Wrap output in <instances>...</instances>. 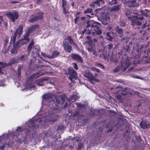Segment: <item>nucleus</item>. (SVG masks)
Listing matches in <instances>:
<instances>
[{"label":"nucleus","instance_id":"nucleus-1","mask_svg":"<svg viewBox=\"0 0 150 150\" xmlns=\"http://www.w3.org/2000/svg\"><path fill=\"white\" fill-rule=\"evenodd\" d=\"M86 28L89 31L87 33L89 35L92 33L93 35L96 34L97 35L101 34L102 33L101 29V24L98 22L88 20L86 22Z\"/></svg>","mask_w":150,"mask_h":150},{"label":"nucleus","instance_id":"nucleus-2","mask_svg":"<svg viewBox=\"0 0 150 150\" xmlns=\"http://www.w3.org/2000/svg\"><path fill=\"white\" fill-rule=\"evenodd\" d=\"M23 26L21 24L20 25L18 28L15 30L14 33L12 34L11 37L10 42L14 43L15 42L16 37L19 38L21 37L23 33Z\"/></svg>","mask_w":150,"mask_h":150},{"label":"nucleus","instance_id":"nucleus-3","mask_svg":"<svg viewBox=\"0 0 150 150\" xmlns=\"http://www.w3.org/2000/svg\"><path fill=\"white\" fill-rule=\"evenodd\" d=\"M86 49L89 53H92L94 58L97 57V52L95 45L92 40L88 41L86 42Z\"/></svg>","mask_w":150,"mask_h":150},{"label":"nucleus","instance_id":"nucleus-4","mask_svg":"<svg viewBox=\"0 0 150 150\" xmlns=\"http://www.w3.org/2000/svg\"><path fill=\"white\" fill-rule=\"evenodd\" d=\"M130 10H127L126 13V15L127 16H128V18L129 19L132 18L133 17L138 20H142L144 19L143 16L146 17H149V14L144 13H143L142 15H140L137 14L136 16L134 15V14L135 13L132 12L133 10H131V11H130Z\"/></svg>","mask_w":150,"mask_h":150},{"label":"nucleus","instance_id":"nucleus-5","mask_svg":"<svg viewBox=\"0 0 150 150\" xmlns=\"http://www.w3.org/2000/svg\"><path fill=\"white\" fill-rule=\"evenodd\" d=\"M42 120L40 118H38L37 119H32L30 121V122L31 123V125L29 126L28 128L26 130L25 132V134H27V135L30 134L31 132L30 129H33V130L35 131L34 129H36V126H39V125L38 124V123L42 121Z\"/></svg>","mask_w":150,"mask_h":150},{"label":"nucleus","instance_id":"nucleus-6","mask_svg":"<svg viewBox=\"0 0 150 150\" xmlns=\"http://www.w3.org/2000/svg\"><path fill=\"white\" fill-rule=\"evenodd\" d=\"M137 52L138 53L139 58H140V57L141 55H142V57H143V58H147L149 55V51L146 50L143 45H142L140 47H139L137 49Z\"/></svg>","mask_w":150,"mask_h":150},{"label":"nucleus","instance_id":"nucleus-7","mask_svg":"<svg viewBox=\"0 0 150 150\" xmlns=\"http://www.w3.org/2000/svg\"><path fill=\"white\" fill-rule=\"evenodd\" d=\"M43 13L40 12L32 14L30 17L28 21L30 23H33L38 20H40L43 18Z\"/></svg>","mask_w":150,"mask_h":150},{"label":"nucleus","instance_id":"nucleus-8","mask_svg":"<svg viewBox=\"0 0 150 150\" xmlns=\"http://www.w3.org/2000/svg\"><path fill=\"white\" fill-rule=\"evenodd\" d=\"M100 18L102 23L105 25H107L110 21V14L109 13H106L105 12L101 13Z\"/></svg>","mask_w":150,"mask_h":150},{"label":"nucleus","instance_id":"nucleus-9","mask_svg":"<svg viewBox=\"0 0 150 150\" xmlns=\"http://www.w3.org/2000/svg\"><path fill=\"white\" fill-rule=\"evenodd\" d=\"M5 15L8 18L9 20L12 22H14L16 20L18 19L19 16L18 12L16 11L13 12H9L6 13Z\"/></svg>","mask_w":150,"mask_h":150},{"label":"nucleus","instance_id":"nucleus-10","mask_svg":"<svg viewBox=\"0 0 150 150\" xmlns=\"http://www.w3.org/2000/svg\"><path fill=\"white\" fill-rule=\"evenodd\" d=\"M130 64L129 62H126L125 63V62H122L121 66H118L115 68L114 70V71L115 72H118L120 70H122L124 71H125L128 67L129 65Z\"/></svg>","mask_w":150,"mask_h":150},{"label":"nucleus","instance_id":"nucleus-11","mask_svg":"<svg viewBox=\"0 0 150 150\" xmlns=\"http://www.w3.org/2000/svg\"><path fill=\"white\" fill-rule=\"evenodd\" d=\"M128 95L127 88H125L123 89L120 91V93L117 96V97L120 100L123 99L124 97Z\"/></svg>","mask_w":150,"mask_h":150},{"label":"nucleus","instance_id":"nucleus-12","mask_svg":"<svg viewBox=\"0 0 150 150\" xmlns=\"http://www.w3.org/2000/svg\"><path fill=\"white\" fill-rule=\"evenodd\" d=\"M70 56L72 59L74 60H76L80 63H83V59L78 54L72 53Z\"/></svg>","mask_w":150,"mask_h":150},{"label":"nucleus","instance_id":"nucleus-13","mask_svg":"<svg viewBox=\"0 0 150 150\" xmlns=\"http://www.w3.org/2000/svg\"><path fill=\"white\" fill-rule=\"evenodd\" d=\"M68 73L69 76L72 77L74 79H76L77 78V73L73 68L70 67L68 69Z\"/></svg>","mask_w":150,"mask_h":150},{"label":"nucleus","instance_id":"nucleus-14","mask_svg":"<svg viewBox=\"0 0 150 150\" xmlns=\"http://www.w3.org/2000/svg\"><path fill=\"white\" fill-rule=\"evenodd\" d=\"M139 125L144 129H148L150 127V122L147 120H143L140 123Z\"/></svg>","mask_w":150,"mask_h":150},{"label":"nucleus","instance_id":"nucleus-15","mask_svg":"<svg viewBox=\"0 0 150 150\" xmlns=\"http://www.w3.org/2000/svg\"><path fill=\"white\" fill-rule=\"evenodd\" d=\"M64 50L67 52L70 53L72 50V47L69 44V42H65L63 43Z\"/></svg>","mask_w":150,"mask_h":150},{"label":"nucleus","instance_id":"nucleus-16","mask_svg":"<svg viewBox=\"0 0 150 150\" xmlns=\"http://www.w3.org/2000/svg\"><path fill=\"white\" fill-rule=\"evenodd\" d=\"M115 31L118 37L120 38L122 37L124 34L123 31L122 29L120 28L118 25L116 26L115 28Z\"/></svg>","mask_w":150,"mask_h":150},{"label":"nucleus","instance_id":"nucleus-17","mask_svg":"<svg viewBox=\"0 0 150 150\" xmlns=\"http://www.w3.org/2000/svg\"><path fill=\"white\" fill-rule=\"evenodd\" d=\"M131 19V24L133 27L139 26L142 24V22L137 19Z\"/></svg>","mask_w":150,"mask_h":150},{"label":"nucleus","instance_id":"nucleus-18","mask_svg":"<svg viewBox=\"0 0 150 150\" xmlns=\"http://www.w3.org/2000/svg\"><path fill=\"white\" fill-rule=\"evenodd\" d=\"M60 52L57 51H54L51 55H47L45 57L48 58L53 59L57 57L59 54Z\"/></svg>","mask_w":150,"mask_h":150},{"label":"nucleus","instance_id":"nucleus-19","mask_svg":"<svg viewBox=\"0 0 150 150\" xmlns=\"http://www.w3.org/2000/svg\"><path fill=\"white\" fill-rule=\"evenodd\" d=\"M84 76L86 77L90 81L95 80V79L91 73L88 71L85 73Z\"/></svg>","mask_w":150,"mask_h":150},{"label":"nucleus","instance_id":"nucleus-20","mask_svg":"<svg viewBox=\"0 0 150 150\" xmlns=\"http://www.w3.org/2000/svg\"><path fill=\"white\" fill-rule=\"evenodd\" d=\"M47 80V79L42 78H40L36 81V84L39 86H43L44 85V81H46Z\"/></svg>","mask_w":150,"mask_h":150},{"label":"nucleus","instance_id":"nucleus-21","mask_svg":"<svg viewBox=\"0 0 150 150\" xmlns=\"http://www.w3.org/2000/svg\"><path fill=\"white\" fill-rule=\"evenodd\" d=\"M30 35L26 33L23 35V37L20 39V40H21V41L23 40L26 41L27 42H29L30 41V39L29 38Z\"/></svg>","mask_w":150,"mask_h":150},{"label":"nucleus","instance_id":"nucleus-22","mask_svg":"<svg viewBox=\"0 0 150 150\" xmlns=\"http://www.w3.org/2000/svg\"><path fill=\"white\" fill-rule=\"evenodd\" d=\"M34 44V42L33 40H31L30 42L27 47V52H28V54H30V52L31 50L32 47Z\"/></svg>","mask_w":150,"mask_h":150},{"label":"nucleus","instance_id":"nucleus-23","mask_svg":"<svg viewBox=\"0 0 150 150\" xmlns=\"http://www.w3.org/2000/svg\"><path fill=\"white\" fill-rule=\"evenodd\" d=\"M150 26V20H148V21H146L144 23L142 27V28L143 29L144 28H146V29L147 30H150V28H146V27H149Z\"/></svg>","mask_w":150,"mask_h":150},{"label":"nucleus","instance_id":"nucleus-24","mask_svg":"<svg viewBox=\"0 0 150 150\" xmlns=\"http://www.w3.org/2000/svg\"><path fill=\"white\" fill-rule=\"evenodd\" d=\"M127 5L129 7H135L137 6V3L135 0H132L127 2Z\"/></svg>","mask_w":150,"mask_h":150},{"label":"nucleus","instance_id":"nucleus-25","mask_svg":"<svg viewBox=\"0 0 150 150\" xmlns=\"http://www.w3.org/2000/svg\"><path fill=\"white\" fill-rule=\"evenodd\" d=\"M52 98L50 94H46L42 96V98L45 100H50Z\"/></svg>","mask_w":150,"mask_h":150},{"label":"nucleus","instance_id":"nucleus-26","mask_svg":"<svg viewBox=\"0 0 150 150\" xmlns=\"http://www.w3.org/2000/svg\"><path fill=\"white\" fill-rule=\"evenodd\" d=\"M9 37L8 36H6L5 38L3 44V47L4 48H5L6 47L9 41Z\"/></svg>","mask_w":150,"mask_h":150},{"label":"nucleus","instance_id":"nucleus-27","mask_svg":"<svg viewBox=\"0 0 150 150\" xmlns=\"http://www.w3.org/2000/svg\"><path fill=\"white\" fill-rule=\"evenodd\" d=\"M76 105L77 107V108L80 110L83 108H85V105L84 104H81L79 103H76Z\"/></svg>","mask_w":150,"mask_h":150},{"label":"nucleus","instance_id":"nucleus-28","mask_svg":"<svg viewBox=\"0 0 150 150\" xmlns=\"http://www.w3.org/2000/svg\"><path fill=\"white\" fill-rule=\"evenodd\" d=\"M94 65L95 66L99 67L102 69H105L104 66L100 63L95 62Z\"/></svg>","mask_w":150,"mask_h":150},{"label":"nucleus","instance_id":"nucleus-29","mask_svg":"<svg viewBox=\"0 0 150 150\" xmlns=\"http://www.w3.org/2000/svg\"><path fill=\"white\" fill-rule=\"evenodd\" d=\"M67 97H66L65 95H63L60 96V98L61 100V104H63L65 102V101L66 100V98Z\"/></svg>","mask_w":150,"mask_h":150},{"label":"nucleus","instance_id":"nucleus-30","mask_svg":"<svg viewBox=\"0 0 150 150\" xmlns=\"http://www.w3.org/2000/svg\"><path fill=\"white\" fill-rule=\"evenodd\" d=\"M106 35L107 36L106 38L110 41H112L113 39V37H112L110 35V33L109 32L106 33Z\"/></svg>","mask_w":150,"mask_h":150},{"label":"nucleus","instance_id":"nucleus-31","mask_svg":"<svg viewBox=\"0 0 150 150\" xmlns=\"http://www.w3.org/2000/svg\"><path fill=\"white\" fill-rule=\"evenodd\" d=\"M22 66H20L19 65L18 66V68L17 70V76L18 77H19L20 76L21 74V69L22 68Z\"/></svg>","mask_w":150,"mask_h":150},{"label":"nucleus","instance_id":"nucleus-32","mask_svg":"<svg viewBox=\"0 0 150 150\" xmlns=\"http://www.w3.org/2000/svg\"><path fill=\"white\" fill-rule=\"evenodd\" d=\"M27 58V57L26 54H24L18 57V59L19 60H21L22 61L25 60Z\"/></svg>","mask_w":150,"mask_h":150},{"label":"nucleus","instance_id":"nucleus-33","mask_svg":"<svg viewBox=\"0 0 150 150\" xmlns=\"http://www.w3.org/2000/svg\"><path fill=\"white\" fill-rule=\"evenodd\" d=\"M71 116L73 117H75L78 116H80V112L78 111H75L74 112L71 113Z\"/></svg>","mask_w":150,"mask_h":150},{"label":"nucleus","instance_id":"nucleus-34","mask_svg":"<svg viewBox=\"0 0 150 150\" xmlns=\"http://www.w3.org/2000/svg\"><path fill=\"white\" fill-rule=\"evenodd\" d=\"M26 87L29 89H31L32 88H35V86L34 84H28L26 85Z\"/></svg>","mask_w":150,"mask_h":150},{"label":"nucleus","instance_id":"nucleus-35","mask_svg":"<svg viewBox=\"0 0 150 150\" xmlns=\"http://www.w3.org/2000/svg\"><path fill=\"white\" fill-rule=\"evenodd\" d=\"M56 101L55 104V105H57V107L58 106V105L60 103H61V102L59 98V97H56L55 98Z\"/></svg>","mask_w":150,"mask_h":150},{"label":"nucleus","instance_id":"nucleus-36","mask_svg":"<svg viewBox=\"0 0 150 150\" xmlns=\"http://www.w3.org/2000/svg\"><path fill=\"white\" fill-rule=\"evenodd\" d=\"M21 42V41L20 40H19L18 41L16 42L15 43V42L14 43H13V47L18 49V47L19 46V44Z\"/></svg>","mask_w":150,"mask_h":150},{"label":"nucleus","instance_id":"nucleus-37","mask_svg":"<svg viewBox=\"0 0 150 150\" xmlns=\"http://www.w3.org/2000/svg\"><path fill=\"white\" fill-rule=\"evenodd\" d=\"M84 146L83 144L82 143H79L78 144V148L77 150H80Z\"/></svg>","mask_w":150,"mask_h":150},{"label":"nucleus","instance_id":"nucleus-38","mask_svg":"<svg viewBox=\"0 0 150 150\" xmlns=\"http://www.w3.org/2000/svg\"><path fill=\"white\" fill-rule=\"evenodd\" d=\"M0 65L1 66L2 68H4L7 66H8L7 63L1 62H0Z\"/></svg>","mask_w":150,"mask_h":150},{"label":"nucleus","instance_id":"nucleus-39","mask_svg":"<svg viewBox=\"0 0 150 150\" xmlns=\"http://www.w3.org/2000/svg\"><path fill=\"white\" fill-rule=\"evenodd\" d=\"M30 27L33 30V31L34 30L38 28L39 27V26L38 24H35L32 25Z\"/></svg>","mask_w":150,"mask_h":150},{"label":"nucleus","instance_id":"nucleus-40","mask_svg":"<svg viewBox=\"0 0 150 150\" xmlns=\"http://www.w3.org/2000/svg\"><path fill=\"white\" fill-rule=\"evenodd\" d=\"M17 48L13 47L11 49V52L12 54L16 53L17 52Z\"/></svg>","mask_w":150,"mask_h":150},{"label":"nucleus","instance_id":"nucleus-41","mask_svg":"<svg viewBox=\"0 0 150 150\" xmlns=\"http://www.w3.org/2000/svg\"><path fill=\"white\" fill-rule=\"evenodd\" d=\"M67 39L68 40L71 44L73 43L74 44H75V42H74L73 40L72 39L71 36L68 37Z\"/></svg>","mask_w":150,"mask_h":150},{"label":"nucleus","instance_id":"nucleus-42","mask_svg":"<svg viewBox=\"0 0 150 150\" xmlns=\"http://www.w3.org/2000/svg\"><path fill=\"white\" fill-rule=\"evenodd\" d=\"M117 0H112L111 1H109V4L111 5L116 4L117 3Z\"/></svg>","mask_w":150,"mask_h":150},{"label":"nucleus","instance_id":"nucleus-43","mask_svg":"<svg viewBox=\"0 0 150 150\" xmlns=\"http://www.w3.org/2000/svg\"><path fill=\"white\" fill-rule=\"evenodd\" d=\"M7 144V143L4 142V143H3L1 145H0V149L1 150H4L6 145Z\"/></svg>","mask_w":150,"mask_h":150},{"label":"nucleus","instance_id":"nucleus-44","mask_svg":"<svg viewBox=\"0 0 150 150\" xmlns=\"http://www.w3.org/2000/svg\"><path fill=\"white\" fill-rule=\"evenodd\" d=\"M120 25L122 27H124L125 26L126 23L125 22L123 21H120L119 23Z\"/></svg>","mask_w":150,"mask_h":150},{"label":"nucleus","instance_id":"nucleus-45","mask_svg":"<svg viewBox=\"0 0 150 150\" xmlns=\"http://www.w3.org/2000/svg\"><path fill=\"white\" fill-rule=\"evenodd\" d=\"M93 10H86L84 11V13L86 14L87 13H89L91 15H93Z\"/></svg>","mask_w":150,"mask_h":150},{"label":"nucleus","instance_id":"nucleus-46","mask_svg":"<svg viewBox=\"0 0 150 150\" xmlns=\"http://www.w3.org/2000/svg\"><path fill=\"white\" fill-rule=\"evenodd\" d=\"M33 31L31 28L30 27L29 28H28L27 31L25 32V33L28 34L29 35H30V33Z\"/></svg>","mask_w":150,"mask_h":150},{"label":"nucleus","instance_id":"nucleus-47","mask_svg":"<svg viewBox=\"0 0 150 150\" xmlns=\"http://www.w3.org/2000/svg\"><path fill=\"white\" fill-rule=\"evenodd\" d=\"M72 64L73 65L74 68L75 70H77L78 69V67L77 64L76 63L73 62L72 63Z\"/></svg>","mask_w":150,"mask_h":150},{"label":"nucleus","instance_id":"nucleus-48","mask_svg":"<svg viewBox=\"0 0 150 150\" xmlns=\"http://www.w3.org/2000/svg\"><path fill=\"white\" fill-rule=\"evenodd\" d=\"M124 50L127 52H128L131 50V48L129 45H126L125 47Z\"/></svg>","mask_w":150,"mask_h":150},{"label":"nucleus","instance_id":"nucleus-49","mask_svg":"<svg viewBox=\"0 0 150 150\" xmlns=\"http://www.w3.org/2000/svg\"><path fill=\"white\" fill-rule=\"evenodd\" d=\"M12 59H13V62L14 63V64L16 63H17L19 62V60L18 59V57H14V58H12Z\"/></svg>","mask_w":150,"mask_h":150},{"label":"nucleus","instance_id":"nucleus-50","mask_svg":"<svg viewBox=\"0 0 150 150\" xmlns=\"http://www.w3.org/2000/svg\"><path fill=\"white\" fill-rule=\"evenodd\" d=\"M57 120V119L56 117H52L50 118V121L52 122H54L56 121Z\"/></svg>","mask_w":150,"mask_h":150},{"label":"nucleus","instance_id":"nucleus-51","mask_svg":"<svg viewBox=\"0 0 150 150\" xmlns=\"http://www.w3.org/2000/svg\"><path fill=\"white\" fill-rule=\"evenodd\" d=\"M106 127L107 128H110L111 127H112V124H111V123L110 122H108L106 126Z\"/></svg>","mask_w":150,"mask_h":150},{"label":"nucleus","instance_id":"nucleus-52","mask_svg":"<svg viewBox=\"0 0 150 150\" xmlns=\"http://www.w3.org/2000/svg\"><path fill=\"white\" fill-rule=\"evenodd\" d=\"M12 58L11 60H9L8 62L7 63L8 66H10L13 64H14V62Z\"/></svg>","mask_w":150,"mask_h":150},{"label":"nucleus","instance_id":"nucleus-53","mask_svg":"<svg viewBox=\"0 0 150 150\" xmlns=\"http://www.w3.org/2000/svg\"><path fill=\"white\" fill-rule=\"evenodd\" d=\"M34 66L38 68H40L42 67H45V66L42 65H40L38 64H35L34 65Z\"/></svg>","mask_w":150,"mask_h":150},{"label":"nucleus","instance_id":"nucleus-54","mask_svg":"<svg viewBox=\"0 0 150 150\" xmlns=\"http://www.w3.org/2000/svg\"><path fill=\"white\" fill-rule=\"evenodd\" d=\"M16 131H19V132H22L23 131V130L21 128V127L18 126L17 127V128L16 130Z\"/></svg>","mask_w":150,"mask_h":150},{"label":"nucleus","instance_id":"nucleus-55","mask_svg":"<svg viewBox=\"0 0 150 150\" xmlns=\"http://www.w3.org/2000/svg\"><path fill=\"white\" fill-rule=\"evenodd\" d=\"M108 48L109 50H111L113 48V44L112 43H110L108 45Z\"/></svg>","mask_w":150,"mask_h":150},{"label":"nucleus","instance_id":"nucleus-56","mask_svg":"<svg viewBox=\"0 0 150 150\" xmlns=\"http://www.w3.org/2000/svg\"><path fill=\"white\" fill-rule=\"evenodd\" d=\"M121 5L116 6H115V9H119L121 8Z\"/></svg>","mask_w":150,"mask_h":150},{"label":"nucleus","instance_id":"nucleus-57","mask_svg":"<svg viewBox=\"0 0 150 150\" xmlns=\"http://www.w3.org/2000/svg\"><path fill=\"white\" fill-rule=\"evenodd\" d=\"M62 6L64 7L67 4V1L65 0H62Z\"/></svg>","mask_w":150,"mask_h":150},{"label":"nucleus","instance_id":"nucleus-58","mask_svg":"<svg viewBox=\"0 0 150 150\" xmlns=\"http://www.w3.org/2000/svg\"><path fill=\"white\" fill-rule=\"evenodd\" d=\"M79 17L78 16H76L74 20V23L75 24H76L77 23V22L79 20Z\"/></svg>","mask_w":150,"mask_h":150},{"label":"nucleus","instance_id":"nucleus-59","mask_svg":"<svg viewBox=\"0 0 150 150\" xmlns=\"http://www.w3.org/2000/svg\"><path fill=\"white\" fill-rule=\"evenodd\" d=\"M63 13L65 14H66L67 13H70V12L68 11V10H63Z\"/></svg>","mask_w":150,"mask_h":150},{"label":"nucleus","instance_id":"nucleus-60","mask_svg":"<svg viewBox=\"0 0 150 150\" xmlns=\"http://www.w3.org/2000/svg\"><path fill=\"white\" fill-rule=\"evenodd\" d=\"M87 31V30L86 29H84L83 31H82L81 33V34L82 35H83Z\"/></svg>","mask_w":150,"mask_h":150},{"label":"nucleus","instance_id":"nucleus-61","mask_svg":"<svg viewBox=\"0 0 150 150\" xmlns=\"http://www.w3.org/2000/svg\"><path fill=\"white\" fill-rule=\"evenodd\" d=\"M94 4H97V5H99V2L98 0H97L96 1L93 2Z\"/></svg>","mask_w":150,"mask_h":150},{"label":"nucleus","instance_id":"nucleus-62","mask_svg":"<svg viewBox=\"0 0 150 150\" xmlns=\"http://www.w3.org/2000/svg\"><path fill=\"white\" fill-rule=\"evenodd\" d=\"M4 21L3 17L0 16V25H1V21L4 22Z\"/></svg>","mask_w":150,"mask_h":150},{"label":"nucleus","instance_id":"nucleus-63","mask_svg":"<svg viewBox=\"0 0 150 150\" xmlns=\"http://www.w3.org/2000/svg\"><path fill=\"white\" fill-rule=\"evenodd\" d=\"M68 103L67 102H66V103H65L64 104V108H64L65 109V108H66L68 106Z\"/></svg>","mask_w":150,"mask_h":150},{"label":"nucleus","instance_id":"nucleus-64","mask_svg":"<svg viewBox=\"0 0 150 150\" xmlns=\"http://www.w3.org/2000/svg\"><path fill=\"white\" fill-rule=\"evenodd\" d=\"M136 139L138 141H141V137L140 136H137L136 138Z\"/></svg>","mask_w":150,"mask_h":150}]
</instances>
